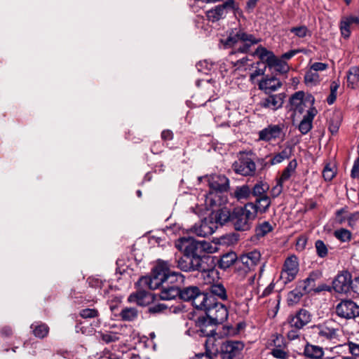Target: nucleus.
<instances>
[{
    "label": "nucleus",
    "mask_w": 359,
    "mask_h": 359,
    "mask_svg": "<svg viewBox=\"0 0 359 359\" xmlns=\"http://www.w3.org/2000/svg\"><path fill=\"white\" fill-rule=\"evenodd\" d=\"M171 267L172 264L169 261L158 259L151 275L141 277L138 284L140 286L149 287L153 290L159 288L161 284L180 288L184 276L180 272L172 271Z\"/></svg>",
    "instance_id": "1"
},
{
    "label": "nucleus",
    "mask_w": 359,
    "mask_h": 359,
    "mask_svg": "<svg viewBox=\"0 0 359 359\" xmlns=\"http://www.w3.org/2000/svg\"><path fill=\"white\" fill-rule=\"evenodd\" d=\"M204 304V308L199 310L205 311V315L199 316L195 324L203 334L208 335L215 331V325L222 324L227 319L228 310L223 304L218 302L212 296H209Z\"/></svg>",
    "instance_id": "2"
},
{
    "label": "nucleus",
    "mask_w": 359,
    "mask_h": 359,
    "mask_svg": "<svg viewBox=\"0 0 359 359\" xmlns=\"http://www.w3.org/2000/svg\"><path fill=\"white\" fill-rule=\"evenodd\" d=\"M314 101L315 99L312 95L304 99V93L302 91L295 93L290 98V102L292 107L295 111L299 113L304 111V107L306 103L310 104V108L299 125V130L303 135L308 133L312 128V121L317 114V110L313 107Z\"/></svg>",
    "instance_id": "3"
},
{
    "label": "nucleus",
    "mask_w": 359,
    "mask_h": 359,
    "mask_svg": "<svg viewBox=\"0 0 359 359\" xmlns=\"http://www.w3.org/2000/svg\"><path fill=\"white\" fill-rule=\"evenodd\" d=\"M260 41V39L256 38L253 34H248L241 28L231 29L226 39L221 40L225 48L234 47L238 43H241L236 50L231 52V55L237 53H247L252 45L257 44Z\"/></svg>",
    "instance_id": "4"
},
{
    "label": "nucleus",
    "mask_w": 359,
    "mask_h": 359,
    "mask_svg": "<svg viewBox=\"0 0 359 359\" xmlns=\"http://www.w3.org/2000/svg\"><path fill=\"white\" fill-rule=\"evenodd\" d=\"M211 259L210 256H190L183 255L175 258L177 266L185 272L198 271L207 273L208 276L216 273L213 266H209L208 262Z\"/></svg>",
    "instance_id": "5"
},
{
    "label": "nucleus",
    "mask_w": 359,
    "mask_h": 359,
    "mask_svg": "<svg viewBox=\"0 0 359 359\" xmlns=\"http://www.w3.org/2000/svg\"><path fill=\"white\" fill-rule=\"evenodd\" d=\"M210 191L206 195V203L210 206H220L226 198L222 196L229 188V180L223 175H213L208 180Z\"/></svg>",
    "instance_id": "6"
},
{
    "label": "nucleus",
    "mask_w": 359,
    "mask_h": 359,
    "mask_svg": "<svg viewBox=\"0 0 359 359\" xmlns=\"http://www.w3.org/2000/svg\"><path fill=\"white\" fill-rule=\"evenodd\" d=\"M231 226L237 231H248L251 229L256 219L251 205L245 204L243 207L233 209Z\"/></svg>",
    "instance_id": "7"
},
{
    "label": "nucleus",
    "mask_w": 359,
    "mask_h": 359,
    "mask_svg": "<svg viewBox=\"0 0 359 359\" xmlns=\"http://www.w3.org/2000/svg\"><path fill=\"white\" fill-rule=\"evenodd\" d=\"M260 260L261 253L257 250L241 255L236 263L235 273L240 279H243L249 272L255 270Z\"/></svg>",
    "instance_id": "8"
},
{
    "label": "nucleus",
    "mask_w": 359,
    "mask_h": 359,
    "mask_svg": "<svg viewBox=\"0 0 359 359\" xmlns=\"http://www.w3.org/2000/svg\"><path fill=\"white\" fill-rule=\"evenodd\" d=\"M258 55L259 58L267 66L273 69L276 72L280 74H285L289 71L287 63L281 58H278L273 52L268 50L263 46H259L253 53Z\"/></svg>",
    "instance_id": "9"
},
{
    "label": "nucleus",
    "mask_w": 359,
    "mask_h": 359,
    "mask_svg": "<svg viewBox=\"0 0 359 359\" xmlns=\"http://www.w3.org/2000/svg\"><path fill=\"white\" fill-rule=\"evenodd\" d=\"M210 295L201 291L198 287L191 285L180 288V299L184 302H191L192 305L198 310L204 308Z\"/></svg>",
    "instance_id": "10"
},
{
    "label": "nucleus",
    "mask_w": 359,
    "mask_h": 359,
    "mask_svg": "<svg viewBox=\"0 0 359 359\" xmlns=\"http://www.w3.org/2000/svg\"><path fill=\"white\" fill-rule=\"evenodd\" d=\"M205 241H197L191 237H182L175 243V247L183 255L190 256H202L201 252L207 250Z\"/></svg>",
    "instance_id": "11"
},
{
    "label": "nucleus",
    "mask_w": 359,
    "mask_h": 359,
    "mask_svg": "<svg viewBox=\"0 0 359 359\" xmlns=\"http://www.w3.org/2000/svg\"><path fill=\"white\" fill-rule=\"evenodd\" d=\"M229 10L233 11L235 15L241 13L238 5L234 0H226L223 4L217 5L206 11L207 20L211 22H217L223 20L226 17Z\"/></svg>",
    "instance_id": "12"
},
{
    "label": "nucleus",
    "mask_w": 359,
    "mask_h": 359,
    "mask_svg": "<svg viewBox=\"0 0 359 359\" xmlns=\"http://www.w3.org/2000/svg\"><path fill=\"white\" fill-rule=\"evenodd\" d=\"M245 344L238 340H227L220 346L221 359H243Z\"/></svg>",
    "instance_id": "13"
},
{
    "label": "nucleus",
    "mask_w": 359,
    "mask_h": 359,
    "mask_svg": "<svg viewBox=\"0 0 359 359\" xmlns=\"http://www.w3.org/2000/svg\"><path fill=\"white\" fill-rule=\"evenodd\" d=\"M335 313L341 318L354 319L359 316V306L351 299H342L337 304Z\"/></svg>",
    "instance_id": "14"
},
{
    "label": "nucleus",
    "mask_w": 359,
    "mask_h": 359,
    "mask_svg": "<svg viewBox=\"0 0 359 359\" xmlns=\"http://www.w3.org/2000/svg\"><path fill=\"white\" fill-rule=\"evenodd\" d=\"M299 271L298 259L295 255L287 257L280 273V280L283 284L292 282Z\"/></svg>",
    "instance_id": "15"
},
{
    "label": "nucleus",
    "mask_w": 359,
    "mask_h": 359,
    "mask_svg": "<svg viewBox=\"0 0 359 359\" xmlns=\"http://www.w3.org/2000/svg\"><path fill=\"white\" fill-rule=\"evenodd\" d=\"M351 274L347 271L339 273L332 280V289L337 293L347 294L353 290Z\"/></svg>",
    "instance_id": "16"
},
{
    "label": "nucleus",
    "mask_w": 359,
    "mask_h": 359,
    "mask_svg": "<svg viewBox=\"0 0 359 359\" xmlns=\"http://www.w3.org/2000/svg\"><path fill=\"white\" fill-rule=\"evenodd\" d=\"M137 290L136 292L132 293L128 297V301L130 302H135L141 306L149 305L154 300L152 293L146 291V289L151 290L149 287L140 286L138 281L136 283Z\"/></svg>",
    "instance_id": "17"
},
{
    "label": "nucleus",
    "mask_w": 359,
    "mask_h": 359,
    "mask_svg": "<svg viewBox=\"0 0 359 359\" xmlns=\"http://www.w3.org/2000/svg\"><path fill=\"white\" fill-rule=\"evenodd\" d=\"M266 95L258 104L260 107L274 111L283 107L285 98V93H270Z\"/></svg>",
    "instance_id": "18"
},
{
    "label": "nucleus",
    "mask_w": 359,
    "mask_h": 359,
    "mask_svg": "<svg viewBox=\"0 0 359 359\" xmlns=\"http://www.w3.org/2000/svg\"><path fill=\"white\" fill-rule=\"evenodd\" d=\"M233 170L243 176L253 175L256 170L255 162L249 157H241L233 164Z\"/></svg>",
    "instance_id": "19"
},
{
    "label": "nucleus",
    "mask_w": 359,
    "mask_h": 359,
    "mask_svg": "<svg viewBox=\"0 0 359 359\" xmlns=\"http://www.w3.org/2000/svg\"><path fill=\"white\" fill-rule=\"evenodd\" d=\"M217 223L212 219L205 218L199 223L196 224L191 229L193 233L200 237H206L212 235L217 229Z\"/></svg>",
    "instance_id": "20"
},
{
    "label": "nucleus",
    "mask_w": 359,
    "mask_h": 359,
    "mask_svg": "<svg viewBox=\"0 0 359 359\" xmlns=\"http://www.w3.org/2000/svg\"><path fill=\"white\" fill-rule=\"evenodd\" d=\"M311 320V313L304 309H299L294 316H290L288 321L292 327L302 329Z\"/></svg>",
    "instance_id": "21"
},
{
    "label": "nucleus",
    "mask_w": 359,
    "mask_h": 359,
    "mask_svg": "<svg viewBox=\"0 0 359 359\" xmlns=\"http://www.w3.org/2000/svg\"><path fill=\"white\" fill-rule=\"evenodd\" d=\"M283 134V127L280 125H269L259 132V140L270 142L280 138Z\"/></svg>",
    "instance_id": "22"
},
{
    "label": "nucleus",
    "mask_w": 359,
    "mask_h": 359,
    "mask_svg": "<svg viewBox=\"0 0 359 359\" xmlns=\"http://www.w3.org/2000/svg\"><path fill=\"white\" fill-rule=\"evenodd\" d=\"M247 205H251V210L254 212L257 217L258 214H263L268 211L271 204V198L268 196H262L255 199V202L246 203Z\"/></svg>",
    "instance_id": "23"
},
{
    "label": "nucleus",
    "mask_w": 359,
    "mask_h": 359,
    "mask_svg": "<svg viewBox=\"0 0 359 359\" xmlns=\"http://www.w3.org/2000/svg\"><path fill=\"white\" fill-rule=\"evenodd\" d=\"M282 86L281 81L275 76H266L262 79L259 83V89L262 90L265 94H270L277 90Z\"/></svg>",
    "instance_id": "24"
},
{
    "label": "nucleus",
    "mask_w": 359,
    "mask_h": 359,
    "mask_svg": "<svg viewBox=\"0 0 359 359\" xmlns=\"http://www.w3.org/2000/svg\"><path fill=\"white\" fill-rule=\"evenodd\" d=\"M322 276V273L319 271H314L310 273L309 276L304 280H299L297 283L301 285L303 290L306 294L315 291L316 289V281L319 279Z\"/></svg>",
    "instance_id": "25"
},
{
    "label": "nucleus",
    "mask_w": 359,
    "mask_h": 359,
    "mask_svg": "<svg viewBox=\"0 0 359 359\" xmlns=\"http://www.w3.org/2000/svg\"><path fill=\"white\" fill-rule=\"evenodd\" d=\"M353 24L359 25V17L353 15L342 17L340 21L339 28L344 38L348 39L350 36V27Z\"/></svg>",
    "instance_id": "26"
},
{
    "label": "nucleus",
    "mask_w": 359,
    "mask_h": 359,
    "mask_svg": "<svg viewBox=\"0 0 359 359\" xmlns=\"http://www.w3.org/2000/svg\"><path fill=\"white\" fill-rule=\"evenodd\" d=\"M197 332L200 333L199 334L201 336H204V334H202V332L200 331V328H198L196 330ZM215 334V332L209 334L208 335H205V337H207L208 338L205 340V359H210L213 355H216V353L217 352V348L216 347L215 342V338L214 337V334Z\"/></svg>",
    "instance_id": "27"
},
{
    "label": "nucleus",
    "mask_w": 359,
    "mask_h": 359,
    "mask_svg": "<svg viewBox=\"0 0 359 359\" xmlns=\"http://www.w3.org/2000/svg\"><path fill=\"white\" fill-rule=\"evenodd\" d=\"M161 290L159 297L163 300H172L177 297L180 299V288L177 286H171L168 285L161 284Z\"/></svg>",
    "instance_id": "28"
},
{
    "label": "nucleus",
    "mask_w": 359,
    "mask_h": 359,
    "mask_svg": "<svg viewBox=\"0 0 359 359\" xmlns=\"http://www.w3.org/2000/svg\"><path fill=\"white\" fill-rule=\"evenodd\" d=\"M333 322L332 320H327L323 325L318 326V335L326 339H332L337 337L338 330L333 327L332 325Z\"/></svg>",
    "instance_id": "29"
},
{
    "label": "nucleus",
    "mask_w": 359,
    "mask_h": 359,
    "mask_svg": "<svg viewBox=\"0 0 359 359\" xmlns=\"http://www.w3.org/2000/svg\"><path fill=\"white\" fill-rule=\"evenodd\" d=\"M209 292L210 294L213 297H217L219 299L222 301H227L228 300V294L226 290L224 285L221 283H212L209 287Z\"/></svg>",
    "instance_id": "30"
},
{
    "label": "nucleus",
    "mask_w": 359,
    "mask_h": 359,
    "mask_svg": "<svg viewBox=\"0 0 359 359\" xmlns=\"http://www.w3.org/2000/svg\"><path fill=\"white\" fill-rule=\"evenodd\" d=\"M238 258L234 252H229L221 256L218 266L220 269L226 270L233 264L238 262Z\"/></svg>",
    "instance_id": "31"
},
{
    "label": "nucleus",
    "mask_w": 359,
    "mask_h": 359,
    "mask_svg": "<svg viewBox=\"0 0 359 359\" xmlns=\"http://www.w3.org/2000/svg\"><path fill=\"white\" fill-rule=\"evenodd\" d=\"M304 353L309 359H322L324 355V350L319 346L307 344L305 346Z\"/></svg>",
    "instance_id": "32"
},
{
    "label": "nucleus",
    "mask_w": 359,
    "mask_h": 359,
    "mask_svg": "<svg viewBox=\"0 0 359 359\" xmlns=\"http://www.w3.org/2000/svg\"><path fill=\"white\" fill-rule=\"evenodd\" d=\"M306 294L305 291L301 287V285L297 283L295 288L289 292L287 295V304L289 306L297 304Z\"/></svg>",
    "instance_id": "33"
},
{
    "label": "nucleus",
    "mask_w": 359,
    "mask_h": 359,
    "mask_svg": "<svg viewBox=\"0 0 359 359\" xmlns=\"http://www.w3.org/2000/svg\"><path fill=\"white\" fill-rule=\"evenodd\" d=\"M232 215L233 210L231 211L226 208H220L216 212V223H219L221 225L229 224L231 226Z\"/></svg>",
    "instance_id": "34"
},
{
    "label": "nucleus",
    "mask_w": 359,
    "mask_h": 359,
    "mask_svg": "<svg viewBox=\"0 0 359 359\" xmlns=\"http://www.w3.org/2000/svg\"><path fill=\"white\" fill-rule=\"evenodd\" d=\"M348 86L355 88L359 86V67H351L347 72Z\"/></svg>",
    "instance_id": "35"
},
{
    "label": "nucleus",
    "mask_w": 359,
    "mask_h": 359,
    "mask_svg": "<svg viewBox=\"0 0 359 359\" xmlns=\"http://www.w3.org/2000/svg\"><path fill=\"white\" fill-rule=\"evenodd\" d=\"M233 196L238 201L247 200L251 196V188L248 184L236 187Z\"/></svg>",
    "instance_id": "36"
},
{
    "label": "nucleus",
    "mask_w": 359,
    "mask_h": 359,
    "mask_svg": "<svg viewBox=\"0 0 359 359\" xmlns=\"http://www.w3.org/2000/svg\"><path fill=\"white\" fill-rule=\"evenodd\" d=\"M292 153L291 147H287L282 150L280 152L274 155L271 159L270 163L271 165H276L283 162L285 159H289Z\"/></svg>",
    "instance_id": "37"
},
{
    "label": "nucleus",
    "mask_w": 359,
    "mask_h": 359,
    "mask_svg": "<svg viewBox=\"0 0 359 359\" xmlns=\"http://www.w3.org/2000/svg\"><path fill=\"white\" fill-rule=\"evenodd\" d=\"M31 328L33 330V334L36 337L43 339L46 337L49 332L48 326L43 323H36L32 324Z\"/></svg>",
    "instance_id": "38"
},
{
    "label": "nucleus",
    "mask_w": 359,
    "mask_h": 359,
    "mask_svg": "<svg viewBox=\"0 0 359 359\" xmlns=\"http://www.w3.org/2000/svg\"><path fill=\"white\" fill-rule=\"evenodd\" d=\"M269 189V186L262 181L256 183L252 188H251V196L256 198L262 197V196H267L266 194Z\"/></svg>",
    "instance_id": "39"
},
{
    "label": "nucleus",
    "mask_w": 359,
    "mask_h": 359,
    "mask_svg": "<svg viewBox=\"0 0 359 359\" xmlns=\"http://www.w3.org/2000/svg\"><path fill=\"white\" fill-rule=\"evenodd\" d=\"M138 311L134 307H126L120 313V317L124 321H133L137 318Z\"/></svg>",
    "instance_id": "40"
},
{
    "label": "nucleus",
    "mask_w": 359,
    "mask_h": 359,
    "mask_svg": "<svg viewBox=\"0 0 359 359\" xmlns=\"http://www.w3.org/2000/svg\"><path fill=\"white\" fill-rule=\"evenodd\" d=\"M273 229L272 225L266 221L259 224L255 228V234L257 237L261 238L265 236L267 233Z\"/></svg>",
    "instance_id": "41"
},
{
    "label": "nucleus",
    "mask_w": 359,
    "mask_h": 359,
    "mask_svg": "<svg viewBox=\"0 0 359 359\" xmlns=\"http://www.w3.org/2000/svg\"><path fill=\"white\" fill-rule=\"evenodd\" d=\"M297 165V161L295 159L292 160L287 164V167L284 169L282 175L280 177V182H284L290 179L292 173L294 172Z\"/></svg>",
    "instance_id": "42"
},
{
    "label": "nucleus",
    "mask_w": 359,
    "mask_h": 359,
    "mask_svg": "<svg viewBox=\"0 0 359 359\" xmlns=\"http://www.w3.org/2000/svg\"><path fill=\"white\" fill-rule=\"evenodd\" d=\"M347 346L351 356H344L341 359H359V343L348 341Z\"/></svg>",
    "instance_id": "43"
},
{
    "label": "nucleus",
    "mask_w": 359,
    "mask_h": 359,
    "mask_svg": "<svg viewBox=\"0 0 359 359\" xmlns=\"http://www.w3.org/2000/svg\"><path fill=\"white\" fill-rule=\"evenodd\" d=\"M290 32L299 38H304L307 35H311V31L305 25L293 27L290 29Z\"/></svg>",
    "instance_id": "44"
},
{
    "label": "nucleus",
    "mask_w": 359,
    "mask_h": 359,
    "mask_svg": "<svg viewBox=\"0 0 359 359\" xmlns=\"http://www.w3.org/2000/svg\"><path fill=\"white\" fill-rule=\"evenodd\" d=\"M315 248L317 255L320 258L325 257L328 254V249L322 240H317L315 242Z\"/></svg>",
    "instance_id": "45"
},
{
    "label": "nucleus",
    "mask_w": 359,
    "mask_h": 359,
    "mask_svg": "<svg viewBox=\"0 0 359 359\" xmlns=\"http://www.w3.org/2000/svg\"><path fill=\"white\" fill-rule=\"evenodd\" d=\"M334 236L341 242L349 241L351 238V233L346 229H340L334 232Z\"/></svg>",
    "instance_id": "46"
},
{
    "label": "nucleus",
    "mask_w": 359,
    "mask_h": 359,
    "mask_svg": "<svg viewBox=\"0 0 359 359\" xmlns=\"http://www.w3.org/2000/svg\"><path fill=\"white\" fill-rule=\"evenodd\" d=\"M304 81L307 85H315L319 81V75L317 72L311 69L305 74Z\"/></svg>",
    "instance_id": "47"
},
{
    "label": "nucleus",
    "mask_w": 359,
    "mask_h": 359,
    "mask_svg": "<svg viewBox=\"0 0 359 359\" xmlns=\"http://www.w3.org/2000/svg\"><path fill=\"white\" fill-rule=\"evenodd\" d=\"M335 174L334 168L331 167L330 164H327L323 170V176L325 181H331L335 176Z\"/></svg>",
    "instance_id": "48"
},
{
    "label": "nucleus",
    "mask_w": 359,
    "mask_h": 359,
    "mask_svg": "<svg viewBox=\"0 0 359 359\" xmlns=\"http://www.w3.org/2000/svg\"><path fill=\"white\" fill-rule=\"evenodd\" d=\"M168 306L165 304H156L149 306L148 311L150 313L156 314L164 312L168 309Z\"/></svg>",
    "instance_id": "49"
},
{
    "label": "nucleus",
    "mask_w": 359,
    "mask_h": 359,
    "mask_svg": "<svg viewBox=\"0 0 359 359\" xmlns=\"http://www.w3.org/2000/svg\"><path fill=\"white\" fill-rule=\"evenodd\" d=\"M99 312L95 309H84L80 311V316L83 318H93L97 317Z\"/></svg>",
    "instance_id": "50"
},
{
    "label": "nucleus",
    "mask_w": 359,
    "mask_h": 359,
    "mask_svg": "<svg viewBox=\"0 0 359 359\" xmlns=\"http://www.w3.org/2000/svg\"><path fill=\"white\" fill-rule=\"evenodd\" d=\"M271 355L278 359H285L287 357V353L280 347H275L271 351Z\"/></svg>",
    "instance_id": "51"
},
{
    "label": "nucleus",
    "mask_w": 359,
    "mask_h": 359,
    "mask_svg": "<svg viewBox=\"0 0 359 359\" xmlns=\"http://www.w3.org/2000/svg\"><path fill=\"white\" fill-rule=\"evenodd\" d=\"M283 182H280L279 180L277 184L271 189V195L272 198H276L281 194L283 191Z\"/></svg>",
    "instance_id": "52"
},
{
    "label": "nucleus",
    "mask_w": 359,
    "mask_h": 359,
    "mask_svg": "<svg viewBox=\"0 0 359 359\" xmlns=\"http://www.w3.org/2000/svg\"><path fill=\"white\" fill-rule=\"evenodd\" d=\"M359 220V212H355L353 213H351L347 218V221H348V225L350 226V227H353L357 221Z\"/></svg>",
    "instance_id": "53"
},
{
    "label": "nucleus",
    "mask_w": 359,
    "mask_h": 359,
    "mask_svg": "<svg viewBox=\"0 0 359 359\" xmlns=\"http://www.w3.org/2000/svg\"><path fill=\"white\" fill-rule=\"evenodd\" d=\"M307 237L305 236H300L297 240V248L299 250H303L305 249L306 243H307Z\"/></svg>",
    "instance_id": "54"
},
{
    "label": "nucleus",
    "mask_w": 359,
    "mask_h": 359,
    "mask_svg": "<svg viewBox=\"0 0 359 359\" xmlns=\"http://www.w3.org/2000/svg\"><path fill=\"white\" fill-rule=\"evenodd\" d=\"M102 339L106 343H110L117 341L118 337L114 334L105 333L102 334Z\"/></svg>",
    "instance_id": "55"
},
{
    "label": "nucleus",
    "mask_w": 359,
    "mask_h": 359,
    "mask_svg": "<svg viewBox=\"0 0 359 359\" xmlns=\"http://www.w3.org/2000/svg\"><path fill=\"white\" fill-rule=\"evenodd\" d=\"M327 68V65L323 62H314L311 67V70L314 71L315 72L318 71H324Z\"/></svg>",
    "instance_id": "56"
},
{
    "label": "nucleus",
    "mask_w": 359,
    "mask_h": 359,
    "mask_svg": "<svg viewBox=\"0 0 359 359\" xmlns=\"http://www.w3.org/2000/svg\"><path fill=\"white\" fill-rule=\"evenodd\" d=\"M299 52V50H289L288 52H286V53H283L281 55L280 58L283 60H290L292 57H294L297 53H298Z\"/></svg>",
    "instance_id": "57"
},
{
    "label": "nucleus",
    "mask_w": 359,
    "mask_h": 359,
    "mask_svg": "<svg viewBox=\"0 0 359 359\" xmlns=\"http://www.w3.org/2000/svg\"><path fill=\"white\" fill-rule=\"evenodd\" d=\"M161 138L164 141L171 140L173 138V133L170 130H164L161 133Z\"/></svg>",
    "instance_id": "58"
},
{
    "label": "nucleus",
    "mask_w": 359,
    "mask_h": 359,
    "mask_svg": "<svg viewBox=\"0 0 359 359\" xmlns=\"http://www.w3.org/2000/svg\"><path fill=\"white\" fill-rule=\"evenodd\" d=\"M0 332H1V336L6 337H10L13 334L12 329L9 326H4V327H3L1 328Z\"/></svg>",
    "instance_id": "59"
},
{
    "label": "nucleus",
    "mask_w": 359,
    "mask_h": 359,
    "mask_svg": "<svg viewBox=\"0 0 359 359\" xmlns=\"http://www.w3.org/2000/svg\"><path fill=\"white\" fill-rule=\"evenodd\" d=\"M332 289V286L330 287V286L327 285L325 284H321V285H318L317 287H316L314 292H320L322 291L330 292Z\"/></svg>",
    "instance_id": "60"
},
{
    "label": "nucleus",
    "mask_w": 359,
    "mask_h": 359,
    "mask_svg": "<svg viewBox=\"0 0 359 359\" xmlns=\"http://www.w3.org/2000/svg\"><path fill=\"white\" fill-rule=\"evenodd\" d=\"M339 87V81H333L330 84V93L337 95V90Z\"/></svg>",
    "instance_id": "61"
},
{
    "label": "nucleus",
    "mask_w": 359,
    "mask_h": 359,
    "mask_svg": "<svg viewBox=\"0 0 359 359\" xmlns=\"http://www.w3.org/2000/svg\"><path fill=\"white\" fill-rule=\"evenodd\" d=\"M339 128V123L337 121L336 123H334L333 121L330 122L329 126V130L330 131L334 134L336 133Z\"/></svg>",
    "instance_id": "62"
},
{
    "label": "nucleus",
    "mask_w": 359,
    "mask_h": 359,
    "mask_svg": "<svg viewBox=\"0 0 359 359\" xmlns=\"http://www.w3.org/2000/svg\"><path fill=\"white\" fill-rule=\"evenodd\" d=\"M248 60H249V59L248 58V57H243L241 59L237 60L235 62L234 66L237 67L238 68H239L242 66H245L247 64Z\"/></svg>",
    "instance_id": "63"
},
{
    "label": "nucleus",
    "mask_w": 359,
    "mask_h": 359,
    "mask_svg": "<svg viewBox=\"0 0 359 359\" xmlns=\"http://www.w3.org/2000/svg\"><path fill=\"white\" fill-rule=\"evenodd\" d=\"M352 290L359 295V277H357L353 280Z\"/></svg>",
    "instance_id": "64"
}]
</instances>
